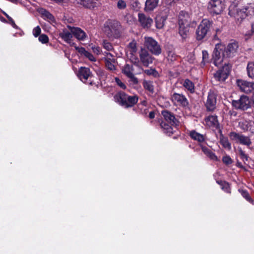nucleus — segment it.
I'll return each instance as SVG.
<instances>
[{
  "mask_svg": "<svg viewBox=\"0 0 254 254\" xmlns=\"http://www.w3.org/2000/svg\"><path fill=\"white\" fill-rule=\"evenodd\" d=\"M121 25L118 21L109 19L104 25V31L106 36L112 39H117L121 36Z\"/></svg>",
  "mask_w": 254,
  "mask_h": 254,
  "instance_id": "nucleus-1",
  "label": "nucleus"
},
{
  "mask_svg": "<svg viewBox=\"0 0 254 254\" xmlns=\"http://www.w3.org/2000/svg\"><path fill=\"white\" fill-rule=\"evenodd\" d=\"M115 101L125 108H130L135 105L138 100L137 95L129 96L124 92H119L114 97Z\"/></svg>",
  "mask_w": 254,
  "mask_h": 254,
  "instance_id": "nucleus-2",
  "label": "nucleus"
},
{
  "mask_svg": "<svg viewBox=\"0 0 254 254\" xmlns=\"http://www.w3.org/2000/svg\"><path fill=\"white\" fill-rule=\"evenodd\" d=\"M212 21L207 19L201 21L196 31L197 40H201L206 36L212 27Z\"/></svg>",
  "mask_w": 254,
  "mask_h": 254,
  "instance_id": "nucleus-3",
  "label": "nucleus"
},
{
  "mask_svg": "<svg viewBox=\"0 0 254 254\" xmlns=\"http://www.w3.org/2000/svg\"><path fill=\"white\" fill-rule=\"evenodd\" d=\"M229 15L236 19L242 20L246 17L243 8H240L237 2H233L229 7Z\"/></svg>",
  "mask_w": 254,
  "mask_h": 254,
  "instance_id": "nucleus-4",
  "label": "nucleus"
},
{
  "mask_svg": "<svg viewBox=\"0 0 254 254\" xmlns=\"http://www.w3.org/2000/svg\"><path fill=\"white\" fill-rule=\"evenodd\" d=\"M229 15L236 19L242 20L246 17L243 8H240L237 2H233L229 7Z\"/></svg>",
  "mask_w": 254,
  "mask_h": 254,
  "instance_id": "nucleus-5",
  "label": "nucleus"
},
{
  "mask_svg": "<svg viewBox=\"0 0 254 254\" xmlns=\"http://www.w3.org/2000/svg\"><path fill=\"white\" fill-rule=\"evenodd\" d=\"M229 136L230 139L235 141L236 143L245 145L248 148H250V146L252 144L250 137L243 134L235 131H231L230 132Z\"/></svg>",
  "mask_w": 254,
  "mask_h": 254,
  "instance_id": "nucleus-6",
  "label": "nucleus"
},
{
  "mask_svg": "<svg viewBox=\"0 0 254 254\" xmlns=\"http://www.w3.org/2000/svg\"><path fill=\"white\" fill-rule=\"evenodd\" d=\"M231 70V67L228 64H225L221 68L213 74V77L216 81L223 82L228 77Z\"/></svg>",
  "mask_w": 254,
  "mask_h": 254,
  "instance_id": "nucleus-7",
  "label": "nucleus"
},
{
  "mask_svg": "<svg viewBox=\"0 0 254 254\" xmlns=\"http://www.w3.org/2000/svg\"><path fill=\"white\" fill-rule=\"evenodd\" d=\"M144 44L147 49L152 54L159 55L161 53L162 50L160 45L152 37H145Z\"/></svg>",
  "mask_w": 254,
  "mask_h": 254,
  "instance_id": "nucleus-8",
  "label": "nucleus"
},
{
  "mask_svg": "<svg viewBox=\"0 0 254 254\" xmlns=\"http://www.w3.org/2000/svg\"><path fill=\"white\" fill-rule=\"evenodd\" d=\"M233 107L237 110L245 111L250 108L249 98L245 95H242L239 100H233L232 102Z\"/></svg>",
  "mask_w": 254,
  "mask_h": 254,
  "instance_id": "nucleus-9",
  "label": "nucleus"
},
{
  "mask_svg": "<svg viewBox=\"0 0 254 254\" xmlns=\"http://www.w3.org/2000/svg\"><path fill=\"white\" fill-rule=\"evenodd\" d=\"M77 76L83 82L92 85L93 81L91 80L92 74L89 68L81 66L77 73Z\"/></svg>",
  "mask_w": 254,
  "mask_h": 254,
  "instance_id": "nucleus-10",
  "label": "nucleus"
},
{
  "mask_svg": "<svg viewBox=\"0 0 254 254\" xmlns=\"http://www.w3.org/2000/svg\"><path fill=\"white\" fill-rule=\"evenodd\" d=\"M238 43L235 41L229 43L226 47L223 46V57L229 58L235 56L238 50Z\"/></svg>",
  "mask_w": 254,
  "mask_h": 254,
  "instance_id": "nucleus-11",
  "label": "nucleus"
},
{
  "mask_svg": "<svg viewBox=\"0 0 254 254\" xmlns=\"http://www.w3.org/2000/svg\"><path fill=\"white\" fill-rule=\"evenodd\" d=\"M139 56L140 62L145 67H147L150 64H152L154 60V58L146 49L143 48L141 49L139 52Z\"/></svg>",
  "mask_w": 254,
  "mask_h": 254,
  "instance_id": "nucleus-12",
  "label": "nucleus"
},
{
  "mask_svg": "<svg viewBox=\"0 0 254 254\" xmlns=\"http://www.w3.org/2000/svg\"><path fill=\"white\" fill-rule=\"evenodd\" d=\"M223 46L217 44L216 45L213 54V64L218 66L223 62Z\"/></svg>",
  "mask_w": 254,
  "mask_h": 254,
  "instance_id": "nucleus-13",
  "label": "nucleus"
},
{
  "mask_svg": "<svg viewBox=\"0 0 254 254\" xmlns=\"http://www.w3.org/2000/svg\"><path fill=\"white\" fill-rule=\"evenodd\" d=\"M171 99L173 104L177 106L186 107L189 105L188 99L182 94L174 93L172 95Z\"/></svg>",
  "mask_w": 254,
  "mask_h": 254,
  "instance_id": "nucleus-14",
  "label": "nucleus"
},
{
  "mask_svg": "<svg viewBox=\"0 0 254 254\" xmlns=\"http://www.w3.org/2000/svg\"><path fill=\"white\" fill-rule=\"evenodd\" d=\"M237 85L242 91L247 94H249L254 90V82H250L239 79L237 80Z\"/></svg>",
  "mask_w": 254,
  "mask_h": 254,
  "instance_id": "nucleus-15",
  "label": "nucleus"
},
{
  "mask_svg": "<svg viewBox=\"0 0 254 254\" xmlns=\"http://www.w3.org/2000/svg\"><path fill=\"white\" fill-rule=\"evenodd\" d=\"M138 22L141 26L144 29H148L150 28L153 23V19L144 13L138 14Z\"/></svg>",
  "mask_w": 254,
  "mask_h": 254,
  "instance_id": "nucleus-16",
  "label": "nucleus"
},
{
  "mask_svg": "<svg viewBox=\"0 0 254 254\" xmlns=\"http://www.w3.org/2000/svg\"><path fill=\"white\" fill-rule=\"evenodd\" d=\"M208 8L211 13L219 14L223 9L222 4L220 0H210L208 4Z\"/></svg>",
  "mask_w": 254,
  "mask_h": 254,
  "instance_id": "nucleus-17",
  "label": "nucleus"
},
{
  "mask_svg": "<svg viewBox=\"0 0 254 254\" xmlns=\"http://www.w3.org/2000/svg\"><path fill=\"white\" fill-rule=\"evenodd\" d=\"M216 95L214 91H210L208 92L207 99L205 104L207 110L213 111L216 108Z\"/></svg>",
  "mask_w": 254,
  "mask_h": 254,
  "instance_id": "nucleus-18",
  "label": "nucleus"
},
{
  "mask_svg": "<svg viewBox=\"0 0 254 254\" xmlns=\"http://www.w3.org/2000/svg\"><path fill=\"white\" fill-rule=\"evenodd\" d=\"M161 114L166 122H168L171 126L177 127L179 126V122L172 113L167 110L162 111Z\"/></svg>",
  "mask_w": 254,
  "mask_h": 254,
  "instance_id": "nucleus-19",
  "label": "nucleus"
},
{
  "mask_svg": "<svg viewBox=\"0 0 254 254\" xmlns=\"http://www.w3.org/2000/svg\"><path fill=\"white\" fill-rule=\"evenodd\" d=\"M238 126L244 132L254 133V123L252 121L242 120L239 122Z\"/></svg>",
  "mask_w": 254,
  "mask_h": 254,
  "instance_id": "nucleus-20",
  "label": "nucleus"
},
{
  "mask_svg": "<svg viewBox=\"0 0 254 254\" xmlns=\"http://www.w3.org/2000/svg\"><path fill=\"white\" fill-rule=\"evenodd\" d=\"M191 18L190 14L185 11H181L179 14V25L190 26Z\"/></svg>",
  "mask_w": 254,
  "mask_h": 254,
  "instance_id": "nucleus-21",
  "label": "nucleus"
},
{
  "mask_svg": "<svg viewBox=\"0 0 254 254\" xmlns=\"http://www.w3.org/2000/svg\"><path fill=\"white\" fill-rule=\"evenodd\" d=\"M68 28L77 39L84 40L86 37L85 32L80 28L67 26Z\"/></svg>",
  "mask_w": 254,
  "mask_h": 254,
  "instance_id": "nucleus-22",
  "label": "nucleus"
},
{
  "mask_svg": "<svg viewBox=\"0 0 254 254\" xmlns=\"http://www.w3.org/2000/svg\"><path fill=\"white\" fill-rule=\"evenodd\" d=\"M80 4L89 9H94L101 4L99 0H80Z\"/></svg>",
  "mask_w": 254,
  "mask_h": 254,
  "instance_id": "nucleus-23",
  "label": "nucleus"
},
{
  "mask_svg": "<svg viewBox=\"0 0 254 254\" xmlns=\"http://www.w3.org/2000/svg\"><path fill=\"white\" fill-rule=\"evenodd\" d=\"M189 135L192 139L197 141L199 143L203 142L206 139L205 135L200 134L194 130L190 131Z\"/></svg>",
  "mask_w": 254,
  "mask_h": 254,
  "instance_id": "nucleus-24",
  "label": "nucleus"
},
{
  "mask_svg": "<svg viewBox=\"0 0 254 254\" xmlns=\"http://www.w3.org/2000/svg\"><path fill=\"white\" fill-rule=\"evenodd\" d=\"M159 0H146L144 10L146 12L153 10L158 5Z\"/></svg>",
  "mask_w": 254,
  "mask_h": 254,
  "instance_id": "nucleus-25",
  "label": "nucleus"
},
{
  "mask_svg": "<svg viewBox=\"0 0 254 254\" xmlns=\"http://www.w3.org/2000/svg\"><path fill=\"white\" fill-rule=\"evenodd\" d=\"M160 126L163 132L166 133L167 135L170 136L173 134L174 130L172 127L173 126H171L169 124H167L164 121H162L160 124Z\"/></svg>",
  "mask_w": 254,
  "mask_h": 254,
  "instance_id": "nucleus-26",
  "label": "nucleus"
},
{
  "mask_svg": "<svg viewBox=\"0 0 254 254\" xmlns=\"http://www.w3.org/2000/svg\"><path fill=\"white\" fill-rule=\"evenodd\" d=\"M220 143L225 149L230 150L232 148L231 144L229 142L228 138L225 136L221 132L220 134Z\"/></svg>",
  "mask_w": 254,
  "mask_h": 254,
  "instance_id": "nucleus-27",
  "label": "nucleus"
},
{
  "mask_svg": "<svg viewBox=\"0 0 254 254\" xmlns=\"http://www.w3.org/2000/svg\"><path fill=\"white\" fill-rule=\"evenodd\" d=\"M60 37L66 43H69L72 38V33L67 30H63L59 33Z\"/></svg>",
  "mask_w": 254,
  "mask_h": 254,
  "instance_id": "nucleus-28",
  "label": "nucleus"
},
{
  "mask_svg": "<svg viewBox=\"0 0 254 254\" xmlns=\"http://www.w3.org/2000/svg\"><path fill=\"white\" fill-rule=\"evenodd\" d=\"M190 26L179 25V33L183 39L187 38L189 32Z\"/></svg>",
  "mask_w": 254,
  "mask_h": 254,
  "instance_id": "nucleus-29",
  "label": "nucleus"
},
{
  "mask_svg": "<svg viewBox=\"0 0 254 254\" xmlns=\"http://www.w3.org/2000/svg\"><path fill=\"white\" fill-rule=\"evenodd\" d=\"M183 85L190 93H193L194 92V84L190 79H186L183 82Z\"/></svg>",
  "mask_w": 254,
  "mask_h": 254,
  "instance_id": "nucleus-30",
  "label": "nucleus"
},
{
  "mask_svg": "<svg viewBox=\"0 0 254 254\" xmlns=\"http://www.w3.org/2000/svg\"><path fill=\"white\" fill-rule=\"evenodd\" d=\"M105 65L107 69L113 71L116 70V66L115 65L116 60L115 58H105Z\"/></svg>",
  "mask_w": 254,
  "mask_h": 254,
  "instance_id": "nucleus-31",
  "label": "nucleus"
},
{
  "mask_svg": "<svg viewBox=\"0 0 254 254\" xmlns=\"http://www.w3.org/2000/svg\"><path fill=\"white\" fill-rule=\"evenodd\" d=\"M205 121L209 126H215L218 123L217 117L215 115L209 116L205 118Z\"/></svg>",
  "mask_w": 254,
  "mask_h": 254,
  "instance_id": "nucleus-32",
  "label": "nucleus"
},
{
  "mask_svg": "<svg viewBox=\"0 0 254 254\" xmlns=\"http://www.w3.org/2000/svg\"><path fill=\"white\" fill-rule=\"evenodd\" d=\"M243 9L245 14H246V17L254 15V3L248 4L243 7Z\"/></svg>",
  "mask_w": 254,
  "mask_h": 254,
  "instance_id": "nucleus-33",
  "label": "nucleus"
},
{
  "mask_svg": "<svg viewBox=\"0 0 254 254\" xmlns=\"http://www.w3.org/2000/svg\"><path fill=\"white\" fill-rule=\"evenodd\" d=\"M133 68L131 64H126L123 68V72L127 77L133 74Z\"/></svg>",
  "mask_w": 254,
  "mask_h": 254,
  "instance_id": "nucleus-34",
  "label": "nucleus"
},
{
  "mask_svg": "<svg viewBox=\"0 0 254 254\" xmlns=\"http://www.w3.org/2000/svg\"><path fill=\"white\" fill-rule=\"evenodd\" d=\"M41 14L43 17L48 20L49 22H54L55 21V18L54 16L48 11L46 10L45 9H42L41 10Z\"/></svg>",
  "mask_w": 254,
  "mask_h": 254,
  "instance_id": "nucleus-35",
  "label": "nucleus"
},
{
  "mask_svg": "<svg viewBox=\"0 0 254 254\" xmlns=\"http://www.w3.org/2000/svg\"><path fill=\"white\" fill-rule=\"evenodd\" d=\"M142 85L145 90L152 94L154 92V86L153 82L150 81L144 80Z\"/></svg>",
  "mask_w": 254,
  "mask_h": 254,
  "instance_id": "nucleus-36",
  "label": "nucleus"
},
{
  "mask_svg": "<svg viewBox=\"0 0 254 254\" xmlns=\"http://www.w3.org/2000/svg\"><path fill=\"white\" fill-rule=\"evenodd\" d=\"M216 183L219 184L221 187L222 190L227 193L231 192V189L229 183L224 181L218 180Z\"/></svg>",
  "mask_w": 254,
  "mask_h": 254,
  "instance_id": "nucleus-37",
  "label": "nucleus"
},
{
  "mask_svg": "<svg viewBox=\"0 0 254 254\" xmlns=\"http://www.w3.org/2000/svg\"><path fill=\"white\" fill-rule=\"evenodd\" d=\"M248 75L249 77L254 78V63L249 62L247 67Z\"/></svg>",
  "mask_w": 254,
  "mask_h": 254,
  "instance_id": "nucleus-38",
  "label": "nucleus"
},
{
  "mask_svg": "<svg viewBox=\"0 0 254 254\" xmlns=\"http://www.w3.org/2000/svg\"><path fill=\"white\" fill-rule=\"evenodd\" d=\"M239 191L244 198H245L250 203H251L253 205H254V200L252 198L249 193L247 190H239Z\"/></svg>",
  "mask_w": 254,
  "mask_h": 254,
  "instance_id": "nucleus-39",
  "label": "nucleus"
},
{
  "mask_svg": "<svg viewBox=\"0 0 254 254\" xmlns=\"http://www.w3.org/2000/svg\"><path fill=\"white\" fill-rule=\"evenodd\" d=\"M238 150L240 158L244 161H248L249 158V155L243 150L241 147H239Z\"/></svg>",
  "mask_w": 254,
  "mask_h": 254,
  "instance_id": "nucleus-40",
  "label": "nucleus"
},
{
  "mask_svg": "<svg viewBox=\"0 0 254 254\" xmlns=\"http://www.w3.org/2000/svg\"><path fill=\"white\" fill-rule=\"evenodd\" d=\"M130 5L134 10H138L140 7V3L138 0H130Z\"/></svg>",
  "mask_w": 254,
  "mask_h": 254,
  "instance_id": "nucleus-41",
  "label": "nucleus"
},
{
  "mask_svg": "<svg viewBox=\"0 0 254 254\" xmlns=\"http://www.w3.org/2000/svg\"><path fill=\"white\" fill-rule=\"evenodd\" d=\"M156 27L158 29H161L164 25V20L162 17H158L156 19Z\"/></svg>",
  "mask_w": 254,
  "mask_h": 254,
  "instance_id": "nucleus-42",
  "label": "nucleus"
},
{
  "mask_svg": "<svg viewBox=\"0 0 254 254\" xmlns=\"http://www.w3.org/2000/svg\"><path fill=\"white\" fill-rule=\"evenodd\" d=\"M202 53V61L201 64L204 65L206 63L209 62V55L207 51L203 50Z\"/></svg>",
  "mask_w": 254,
  "mask_h": 254,
  "instance_id": "nucleus-43",
  "label": "nucleus"
},
{
  "mask_svg": "<svg viewBox=\"0 0 254 254\" xmlns=\"http://www.w3.org/2000/svg\"><path fill=\"white\" fill-rule=\"evenodd\" d=\"M117 6L120 10L125 9L127 7L126 2L124 0H118Z\"/></svg>",
  "mask_w": 254,
  "mask_h": 254,
  "instance_id": "nucleus-44",
  "label": "nucleus"
},
{
  "mask_svg": "<svg viewBox=\"0 0 254 254\" xmlns=\"http://www.w3.org/2000/svg\"><path fill=\"white\" fill-rule=\"evenodd\" d=\"M103 46L106 50L109 51H111L113 49L112 44L107 40L103 41Z\"/></svg>",
  "mask_w": 254,
  "mask_h": 254,
  "instance_id": "nucleus-45",
  "label": "nucleus"
},
{
  "mask_svg": "<svg viewBox=\"0 0 254 254\" xmlns=\"http://www.w3.org/2000/svg\"><path fill=\"white\" fill-rule=\"evenodd\" d=\"M39 41L43 44H46L49 42V37L46 34H41L39 36Z\"/></svg>",
  "mask_w": 254,
  "mask_h": 254,
  "instance_id": "nucleus-46",
  "label": "nucleus"
},
{
  "mask_svg": "<svg viewBox=\"0 0 254 254\" xmlns=\"http://www.w3.org/2000/svg\"><path fill=\"white\" fill-rule=\"evenodd\" d=\"M222 161L225 164L227 165L231 164L233 163L232 159L229 155L223 156L222 158Z\"/></svg>",
  "mask_w": 254,
  "mask_h": 254,
  "instance_id": "nucleus-47",
  "label": "nucleus"
},
{
  "mask_svg": "<svg viewBox=\"0 0 254 254\" xmlns=\"http://www.w3.org/2000/svg\"><path fill=\"white\" fill-rule=\"evenodd\" d=\"M41 32V28L39 26H37L33 29L32 33L35 37H37L40 35Z\"/></svg>",
  "mask_w": 254,
  "mask_h": 254,
  "instance_id": "nucleus-48",
  "label": "nucleus"
},
{
  "mask_svg": "<svg viewBox=\"0 0 254 254\" xmlns=\"http://www.w3.org/2000/svg\"><path fill=\"white\" fill-rule=\"evenodd\" d=\"M200 147H201V149L202 151H203V152L207 156H208V155H209V154H210V153L212 152V151L210 149H209L208 148H207V147H206L205 146L200 145Z\"/></svg>",
  "mask_w": 254,
  "mask_h": 254,
  "instance_id": "nucleus-49",
  "label": "nucleus"
},
{
  "mask_svg": "<svg viewBox=\"0 0 254 254\" xmlns=\"http://www.w3.org/2000/svg\"><path fill=\"white\" fill-rule=\"evenodd\" d=\"M200 147H201V149L202 151H203V152L207 156H208V155H209V154H210V153L212 152V151L210 149H209L208 148H207V147H206L205 146L200 145Z\"/></svg>",
  "mask_w": 254,
  "mask_h": 254,
  "instance_id": "nucleus-50",
  "label": "nucleus"
},
{
  "mask_svg": "<svg viewBox=\"0 0 254 254\" xmlns=\"http://www.w3.org/2000/svg\"><path fill=\"white\" fill-rule=\"evenodd\" d=\"M200 147H201V149L202 151H203V152L207 156H208V155H209V154H210V153L212 152V151L210 149H209L208 148H207V147H206L205 146L200 145Z\"/></svg>",
  "mask_w": 254,
  "mask_h": 254,
  "instance_id": "nucleus-51",
  "label": "nucleus"
},
{
  "mask_svg": "<svg viewBox=\"0 0 254 254\" xmlns=\"http://www.w3.org/2000/svg\"><path fill=\"white\" fill-rule=\"evenodd\" d=\"M200 147H201V149L202 151H203V152L207 156H208V155H209V154H210V153L212 152V151L210 149H209L208 148H207V147H206L205 146L200 145Z\"/></svg>",
  "mask_w": 254,
  "mask_h": 254,
  "instance_id": "nucleus-52",
  "label": "nucleus"
},
{
  "mask_svg": "<svg viewBox=\"0 0 254 254\" xmlns=\"http://www.w3.org/2000/svg\"><path fill=\"white\" fill-rule=\"evenodd\" d=\"M115 81L116 83L122 89H126V85L118 77L115 78Z\"/></svg>",
  "mask_w": 254,
  "mask_h": 254,
  "instance_id": "nucleus-53",
  "label": "nucleus"
},
{
  "mask_svg": "<svg viewBox=\"0 0 254 254\" xmlns=\"http://www.w3.org/2000/svg\"><path fill=\"white\" fill-rule=\"evenodd\" d=\"M130 79V81L133 84H137L138 83V80L137 78H136L134 74H132L128 77H127Z\"/></svg>",
  "mask_w": 254,
  "mask_h": 254,
  "instance_id": "nucleus-54",
  "label": "nucleus"
},
{
  "mask_svg": "<svg viewBox=\"0 0 254 254\" xmlns=\"http://www.w3.org/2000/svg\"><path fill=\"white\" fill-rule=\"evenodd\" d=\"M84 56L91 61H95V58L92 54L87 51L85 52Z\"/></svg>",
  "mask_w": 254,
  "mask_h": 254,
  "instance_id": "nucleus-55",
  "label": "nucleus"
},
{
  "mask_svg": "<svg viewBox=\"0 0 254 254\" xmlns=\"http://www.w3.org/2000/svg\"><path fill=\"white\" fill-rule=\"evenodd\" d=\"M144 72L147 75H154L155 73H156V71L155 69H150L144 70Z\"/></svg>",
  "mask_w": 254,
  "mask_h": 254,
  "instance_id": "nucleus-56",
  "label": "nucleus"
},
{
  "mask_svg": "<svg viewBox=\"0 0 254 254\" xmlns=\"http://www.w3.org/2000/svg\"><path fill=\"white\" fill-rule=\"evenodd\" d=\"M207 157L214 161H217L218 160L217 156L212 151L209 154V155H208Z\"/></svg>",
  "mask_w": 254,
  "mask_h": 254,
  "instance_id": "nucleus-57",
  "label": "nucleus"
},
{
  "mask_svg": "<svg viewBox=\"0 0 254 254\" xmlns=\"http://www.w3.org/2000/svg\"><path fill=\"white\" fill-rule=\"evenodd\" d=\"M9 21V23L11 24V25L15 29H18V26L16 25L15 23V22L14 21L13 19L11 17H9V18L8 19Z\"/></svg>",
  "mask_w": 254,
  "mask_h": 254,
  "instance_id": "nucleus-58",
  "label": "nucleus"
},
{
  "mask_svg": "<svg viewBox=\"0 0 254 254\" xmlns=\"http://www.w3.org/2000/svg\"><path fill=\"white\" fill-rule=\"evenodd\" d=\"M129 47L131 48V53H135L136 51V44L135 43H130Z\"/></svg>",
  "mask_w": 254,
  "mask_h": 254,
  "instance_id": "nucleus-59",
  "label": "nucleus"
},
{
  "mask_svg": "<svg viewBox=\"0 0 254 254\" xmlns=\"http://www.w3.org/2000/svg\"><path fill=\"white\" fill-rule=\"evenodd\" d=\"M76 49L78 51V52L82 55L84 56L85 52H87L86 50L84 48L81 47H76Z\"/></svg>",
  "mask_w": 254,
  "mask_h": 254,
  "instance_id": "nucleus-60",
  "label": "nucleus"
},
{
  "mask_svg": "<svg viewBox=\"0 0 254 254\" xmlns=\"http://www.w3.org/2000/svg\"><path fill=\"white\" fill-rule=\"evenodd\" d=\"M92 50L93 52L97 55H98L100 53V48L99 47H93Z\"/></svg>",
  "mask_w": 254,
  "mask_h": 254,
  "instance_id": "nucleus-61",
  "label": "nucleus"
},
{
  "mask_svg": "<svg viewBox=\"0 0 254 254\" xmlns=\"http://www.w3.org/2000/svg\"><path fill=\"white\" fill-rule=\"evenodd\" d=\"M251 28V33L246 34V35L251 36L252 35V34L254 33V22L252 23Z\"/></svg>",
  "mask_w": 254,
  "mask_h": 254,
  "instance_id": "nucleus-62",
  "label": "nucleus"
},
{
  "mask_svg": "<svg viewBox=\"0 0 254 254\" xmlns=\"http://www.w3.org/2000/svg\"><path fill=\"white\" fill-rule=\"evenodd\" d=\"M149 118L151 119H153L155 118V113L154 111H151L149 114Z\"/></svg>",
  "mask_w": 254,
  "mask_h": 254,
  "instance_id": "nucleus-63",
  "label": "nucleus"
},
{
  "mask_svg": "<svg viewBox=\"0 0 254 254\" xmlns=\"http://www.w3.org/2000/svg\"><path fill=\"white\" fill-rule=\"evenodd\" d=\"M252 105L253 110H254V92L253 94V96L252 97Z\"/></svg>",
  "mask_w": 254,
  "mask_h": 254,
  "instance_id": "nucleus-64",
  "label": "nucleus"
}]
</instances>
